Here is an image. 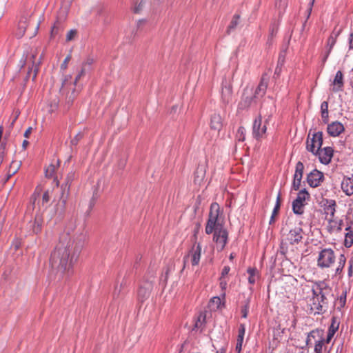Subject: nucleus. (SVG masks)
Listing matches in <instances>:
<instances>
[{"label":"nucleus","mask_w":353,"mask_h":353,"mask_svg":"<svg viewBox=\"0 0 353 353\" xmlns=\"http://www.w3.org/2000/svg\"><path fill=\"white\" fill-rule=\"evenodd\" d=\"M243 337L237 336L235 351L237 353H241L242 350V345L243 342Z\"/></svg>","instance_id":"51"},{"label":"nucleus","mask_w":353,"mask_h":353,"mask_svg":"<svg viewBox=\"0 0 353 353\" xmlns=\"http://www.w3.org/2000/svg\"><path fill=\"white\" fill-rule=\"evenodd\" d=\"M314 155L317 156L319 161L324 165H328L333 157L334 149L332 147L327 146L315 150Z\"/></svg>","instance_id":"13"},{"label":"nucleus","mask_w":353,"mask_h":353,"mask_svg":"<svg viewBox=\"0 0 353 353\" xmlns=\"http://www.w3.org/2000/svg\"><path fill=\"white\" fill-rule=\"evenodd\" d=\"M192 253L191 263L193 266L197 265L199 263L201 254V245L199 243H194L190 250Z\"/></svg>","instance_id":"23"},{"label":"nucleus","mask_w":353,"mask_h":353,"mask_svg":"<svg viewBox=\"0 0 353 353\" xmlns=\"http://www.w3.org/2000/svg\"><path fill=\"white\" fill-rule=\"evenodd\" d=\"M70 60V56L68 55V56H67L65 57V59H64L63 62L61 65V70H65L67 68L68 63Z\"/></svg>","instance_id":"60"},{"label":"nucleus","mask_w":353,"mask_h":353,"mask_svg":"<svg viewBox=\"0 0 353 353\" xmlns=\"http://www.w3.org/2000/svg\"><path fill=\"white\" fill-rule=\"evenodd\" d=\"M37 52H32L31 54V57H30V61L32 62V64H31V66H29L28 67V74H27V76L26 77V79H28L30 77V75L32 73H33V75H32V80L34 81L36 77H37V73L39 72V65L41 63V61H39L38 62H36L35 59H36V57H37Z\"/></svg>","instance_id":"18"},{"label":"nucleus","mask_w":353,"mask_h":353,"mask_svg":"<svg viewBox=\"0 0 353 353\" xmlns=\"http://www.w3.org/2000/svg\"><path fill=\"white\" fill-rule=\"evenodd\" d=\"M144 3H145L143 1H141L137 6H136L134 8V13H139L140 11L142 10Z\"/></svg>","instance_id":"61"},{"label":"nucleus","mask_w":353,"mask_h":353,"mask_svg":"<svg viewBox=\"0 0 353 353\" xmlns=\"http://www.w3.org/2000/svg\"><path fill=\"white\" fill-rule=\"evenodd\" d=\"M230 271V268L228 265L224 266L221 274V278H225Z\"/></svg>","instance_id":"59"},{"label":"nucleus","mask_w":353,"mask_h":353,"mask_svg":"<svg viewBox=\"0 0 353 353\" xmlns=\"http://www.w3.org/2000/svg\"><path fill=\"white\" fill-rule=\"evenodd\" d=\"M285 50L281 51L278 57V61L277 65H280L281 66H283L285 62Z\"/></svg>","instance_id":"53"},{"label":"nucleus","mask_w":353,"mask_h":353,"mask_svg":"<svg viewBox=\"0 0 353 353\" xmlns=\"http://www.w3.org/2000/svg\"><path fill=\"white\" fill-rule=\"evenodd\" d=\"M219 285H220V288H221V290L223 291V294H222V296L223 298H225V290H226V288H227V281L225 280V278H219Z\"/></svg>","instance_id":"52"},{"label":"nucleus","mask_w":353,"mask_h":353,"mask_svg":"<svg viewBox=\"0 0 353 353\" xmlns=\"http://www.w3.org/2000/svg\"><path fill=\"white\" fill-rule=\"evenodd\" d=\"M325 331L321 328H316L307 333L305 345L307 347H314V353H323L326 350Z\"/></svg>","instance_id":"3"},{"label":"nucleus","mask_w":353,"mask_h":353,"mask_svg":"<svg viewBox=\"0 0 353 353\" xmlns=\"http://www.w3.org/2000/svg\"><path fill=\"white\" fill-rule=\"evenodd\" d=\"M206 170L203 165H199L194 173V183L201 185L205 177Z\"/></svg>","instance_id":"24"},{"label":"nucleus","mask_w":353,"mask_h":353,"mask_svg":"<svg viewBox=\"0 0 353 353\" xmlns=\"http://www.w3.org/2000/svg\"><path fill=\"white\" fill-rule=\"evenodd\" d=\"M345 263H346V257H345V254H341L338 259V265H337L336 268L335 269V275L336 276L341 275Z\"/></svg>","instance_id":"32"},{"label":"nucleus","mask_w":353,"mask_h":353,"mask_svg":"<svg viewBox=\"0 0 353 353\" xmlns=\"http://www.w3.org/2000/svg\"><path fill=\"white\" fill-rule=\"evenodd\" d=\"M220 215L219 205L214 202L210 205L208 219L206 223L205 231L207 234H210L219 227H223V224L218 222Z\"/></svg>","instance_id":"7"},{"label":"nucleus","mask_w":353,"mask_h":353,"mask_svg":"<svg viewBox=\"0 0 353 353\" xmlns=\"http://www.w3.org/2000/svg\"><path fill=\"white\" fill-rule=\"evenodd\" d=\"M8 136H9V134L6 133L4 137L3 141L0 143V150L6 152V145H7L6 139H8Z\"/></svg>","instance_id":"58"},{"label":"nucleus","mask_w":353,"mask_h":353,"mask_svg":"<svg viewBox=\"0 0 353 353\" xmlns=\"http://www.w3.org/2000/svg\"><path fill=\"white\" fill-rule=\"evenodd\" d=\"M83 241L77 239L66 245L59 243L51 253L50 263L57 272L59 279H68L74 273V264L77 262L83 247Z\"/></svg>","instance_id":"1"},{"label":"nucleus","mask_w":353,"mask_h":353,"mask_svg":"<svg viewBox=\"0 0 353 353\" xmlns=\"http://www.w3.org/2000/svg\"><path fill=\"white\" fill-rule=\"evenodd\" d=\"M256 99L255 97H254V95L252 97H245L243 96L239 103L238 107L241 110H245L248 109L252 104V101Z\"/></svg>","instance_id":"28"},{"label":"nucleus","mask_w":353,"mask_h":353,"mask_svg":"<svg viewBox=\"0 0 353 353\" xmlns=\"http://www.w3.org/2000/svg\"><path fill=\"white\" fill-rule=\"evenodd\" d=\"M268 82L269 77L268 74L266 73H263L261 76L259 83L254 91V97L256 99H260L265 96L268 86Z\"/></svg>","instance_id":"14"},{"label":"nucleus","mask_w":353,"mask_h":353,"mask_svg":"<svg viewBox=\"0 0 353 353\" xmlns=\"http://www.w3.org/2000/svg\"><path fill=\"white\" fill-rule=\"evenodd\" d=\"M310 194L305 188H303L297 194L296 198L292 201V208L294 214L302 215L304 213L305 206L310 200Z\"/></svg>","instance_id":"8"},{"label":"nucleus","mask_w":353,"mask_h":353,"mask_svg":"<svg viewBox=\"0 0 353 353\" xmlns=\"http://www.w3.org/2000/svg\"><path fill=\"white\" fill-rule=\"evenodd\" d=\"M331 325L328 327L327 335L325 336V342L327 344L330 343L334 335L339 330V323L337 321L335 316H332L331 319Z\"/></svg>","instance_id":"21"},{"label":"nucleus","mask_w":353,"mask_h":353,"mask_svg":"<svg viewBox=\"0 0 353 353\" xmlns=\"http://www.w3.org/2000/svg\"><path fill=\"white\" fill-rule=\"evenodd\" d=\"M127 280L125 279V276L123 278L121 285H120V289L119 290H117V289L116 288L114 293H113V296H114V299L115 298H118L119 296V293L121 290V289L124 288L126 285H127Z\"/></svg>","instance_id":"48"},{"label":"nucleus","mask_w":353,"mask_h":353,"mask_svg":"<svg viewBox=\"0 0 353 353\" xmlns=\"http://www.w3.org/2000/svg\"><path fill=\"white\" fill-rule=\"evenodd\" d=\"M221 89V99L225 105H228L232 100V86L226 79L223 80Z\"/></svg>","instance_id":"16"},{"label":"nucleus","mask_w":353,"mask_h":353,"mask_svg":"<svg viewBox=\"0 0 353 353\" xmlns=\"http://www.w3.org/2000/svg\"><path fill=\"white\" fill-rule=\"evenodd\" d=\"M324 180L325 176L323 172L317 169H314L307 174L306 177L307 183L313 188L320 186Z\"/></svg>","instance_id":"12"},{"label":"nucleus","mask_w":353,"mask_h":353,"mask_svg":"<svg viewBox=\"0 0 353 353\" xmlns=\"http://www.w3.org/2000/svg\"><path fill=\"white\" fill-rule=\"evenodd\" d=\"M83 137V134L82 132H79L75 137L71 139L70 144L72 146H76L80 140H81Z\"/></svg>","instance_id":"49"},{"label":"nucleus","mask_w":353,"mask_h":353,"mask_svg":"<svg viewBox=\"0 0 353 353\" xmlns=\"http://www.w3.org/2000/svg\"><path fill=\"white\" fill-rule=\"evenodd\" d=\"M349 266H348V276L351 277L353 274V260L351 259L348 262Z\"/></svg>","instance_id":"62"},{"label":"nucleus","mask_w":353,"mask_h":353,"mask_svg":"<svg viewBox=\"0 0 353 353\" xmlns=\"http://www.w3.org/2000/svg\"><path fill=\"white\" fill-rule=\"evenodd\" d=\"M336 205V201L332 199H327L326 203L325 204L324 210L327 214H330L332 219L336 212L335 207Z\"/></svg>","instance_id":"27"},{"label":"nucleus","mask_w":353,"mask_h":353,"mask_svg":"<svg viewBox=\"0 0 353 353\" xmlns=\"http://www.w3.org/2000/svg\"><path fill=\"white\" fill-rule=\"evenodd\" d=\"M285 330L286 328L283 327L281 323H279V325L274 328V339L279 341L281 340L282 335L285 333Z\"/></svg>","instance_id":"34"},{"label":"nucleus","mask_w":353,"mask_h":353,"mask_svg":"<svg viewBox=\"0 0 353 353\" xmlns=\"http://www.w3.org/2000/svg\"><path fill=\"white\" fill-rule=\"evenodd\" d=\"M309 314H323L335 305L336 298L332 288L325 281H316L312 288Z\"/></svg>","instance_id":"2"},{"label":"nucleus","mask_w":353,"mask_h":353,"mask_svg":"<svg viewBox=\"0 0 353 353\" xmlns=\"http://www.w3.org/2000/svg\"><path fill=\"white\" fill-rule=\"evenodd\" d=\"M337 37H338V34H335L334 36L333 34H331L328 39H327V45H326V50H328V51H332L333 47L334 46L336 42V39H337Z\"/></svg>","instance_id":"41"},{"label":"nucleus","mask_w":353,"mask_h":353,"mask_svg":"<svg viewBox=\"0 0 353 353\" xmlns=\"http://www.w3.org/2000/svg\"><path fill=\"white\" fill-rule=\"evenodd\" d=\"M245 332V325L243 323L239 325V329H238V336L240 337H243Z\"/></svg>","instance_id":"57"},{"label":"nucleus","mask_w":353,"mask_h":353,"mask_svg":"<svg viewBox=\"0 0 353 353\" xmlns=\"http://www.w3.org/2000/svg\"><path fill=\"white\" fill-rule=\"evenodd\" d=\"M213 241L216 243L220 250H223L228 243V232L224 227H219L213 232Z\"/></svg>","instance_id":"10"},{"label":"nucleus","mask_w":353,"mask_h":353,"mask_svg":"<svg viewBox=\"0 0 353 353\" xmlns=\"http://www.w3.org/2000/svg\"><path fill=\"white\" fill-rule=\"evenodd\" d=\"M321 115L322 121L326 124L329 121L328 102L323 101L321 104Z\"/></svg>","instance_id":"29"},{"label":"nucleus","mask_w":353,"mask_h":353,"mask_svg":"<svg viewBox=\"0 0 353 353\" xmlns=\"http://www.w3.org/2000/svg\"><path fill=\"white\" fill-rule=\"evenodd\" d=\"M348 231L345 235L344 245L345 248H349L353 245V230L350 225L345 228Z\"/></svg>","instance_id":"30"},{"label":"nucleus","mask_w":353,"mask_h":353,"mask_svg":"<svg viewBox=\"0 0 353 353\" xmlns=\"http://www.w3.org/2000/svg\"><path fill=\"white\" fill-rule=\"evenodd\" d=\"M288 4V0H276L275 6L279 10V14H283Z\"/></svg>","instance_id":"37"},{"label":"nucleus","mask_w":353,"mask_h":353,"mask_svg":"<svg viewBox=\"0 0 353 353\" xmlns=\"http://www.w3.org/2000/svg\"><path fill=\"white\" fill-rule=\"evenodd\" d=\"M311 130L306 141V150L312 153H314L315 150L321 148L323 145V134L321 131L314 132L312 137L310 138Z\"/></svg>","instance_id":"9"},{"label":"nucleus","mask_w":353,"mask_h":353,"mask_svg":"<svg viewBox=\"0 0 353 353\" xmlns=\"http://www.w3.org/2000/svg\"><path fill=\"white\" fill-rule=\"evenodd\" d=\"M303 229L300 227L291 229L287 235V240L291 245L297 244L303 239Z\"/></svg>","instance_id":"17"},{"label":"nucleus","mask_w":353,"mask_h":353,"mask_svg":"<svg viewBox=\"0 0 353 353\" xmlns=\"http://www.w3.org/2000/svg\"><path fill=\"white\" fill-rule=\"evenodd\" d=\"M330 223H331V229H336L337 232H341L342 230V226L343 224V220L335 221L332 218L329 220Z\"/></svg>","instance_id":"42"},{"label":"nucleus","mask_w":353,"mask_h":353,"mask_svg":"<svg viewBox=\"0 0 353 353\" xmlns=\"http://www.w3.org/2000/svg\"><path fill=\"white\" fill-rule=\"evenodd\" d=\"M335 252L330 248H321L316 259L317 266L323 270L332 268L336 262Z\"/></svg>","instance_id":"5"},{"label":"nucleus","mask_w":353,"mask_h":353,"mask_svg":"<svg viewBox=\"0 0 353 353\" xmlns=\"http://www.w3.org/2000/svg\"><path fill=\"white\" fill-rule=\"evenodd\" d=\"M327 132L332 137H339L345 131V127L343 123L338 121L327 123Z\"/></svg>","instance_id":"15"},{"label":"nucleus","mask_w":353,"mask_h":353,"mask_svg":"<svg viewBox=\"0 0 353 353\" xmlns=\"http://www.w3.org/2000/svg\"><path fill=\"white\" fill-rule=\"evenodd\" d=\"M70 188L65 185L63 183L61 186V196L59 201L61 203V212L65 211L68 198L70 195Z\"/></svg>","instance_id":"25"},{"label":"nucleus","mask_w":353,"mask_h":353,"mask_svg":"<svg viewBox=\"0 0 353 353\" xmlns=\"http://www.w3.org/2000/svg\"><path fill=\"white\" fill-rule=\"evenodd\" d=\"M50 200V192L49 190H46L43 192L42 196V205H44L47 204Z\"/></svg>","instance_id":"54"},{"label":"nucleus","mask_w":353,"mask_h":353,"mask_svg":"<svg viewBox=\"0 0 353 353\" xmlns=\"http://www.w3.org/2000/svg\"><path fill=\"white\" fill-rule=\"evenodd\" d=\"M240 17H241L240 14H235L233 16L229 26L227 28V30H226L227 34H230L232 31H234L236 28L237 26L239 23Z\"/></svg>","instance_id":"31"},{"label":"nucleus","mask_w":353,"mask_h":353,"mask_svg":"<svg viewBox=\"0 0 353 353\" xmlns=\"http://www.w3.org/2000/svg\"><path fill=\"white\" fill-rule=\"evenodd\" d=\"M341 189L347 196L353 194V174L344 176L341 182Z\"/></svg>","instance_id":"19"},{"label":"nucleus","mask_w":353,"mask_h":353,"mask_svg":"<svg viewBox=\"0 0 353 353\" xmlns=\"http://www.w3.org/2000/svg\"><path fill=\"white\" fill-rule=\"evenodd\" d=\"M333 88L332 91L334 92H337L339 91H342L344 87V75L342 71L339 70L336 72L334 79L332 81Z\"/></svg>","instance_id":"20"},{"label":"nucleus","mask_w":353,"mask_h":353,"mask_svg":"<svg viewBox=\"0 0 353 353\" xmlns=\"http://www.w3.org/2000/svg\"><path fill=\"white\" fill-rule=\"evenodd\" d=\"M250 299H247L245 301V303L243 306H241V317L246 319L248 317V314L249 312V307H250Z\"/></svg>","instance_id":"43"},{"label":"nucleus","mask_w":353,"mask_h":353,"mask_svg":"<svg viewBox=\"0 0 353 353\" xmlns=\"http://www.w3.org/2000/svg\"><path fill=\"white\" fill-rule=\"evenodd\" d=\"M346 291H344L342 292L341 295L338 298L336 299L335 304H338L337 309L339 310H341L342 308H343L346 303Z\"/></svg>","instance_id":"40"},{"label":"nucleus","mask_w":353,"mask_h":353,"mask_svg":"<svg viewBox=\"0 0 353 353\" xmlns=\"http://www.w3.org/2000/svg\"><path fill=\"white\" fill-rule=\"evenodd\" d=\"M85 74V68L82 66V68L80 71V72L75 77V79L73 82V84L71 83V79H72V75H66L65 76L64 79L62 81V85L61 88H60V92L63 94L65 91L68 89H71L72 88V92L69 96L66 97V103L68 105V108H70V105L72 104L74 99L76 98L77 93L76 92L75 86L77 82L80 79V78L82 76H84Z\"/></svg>","instance_id":"4"},{"label":"nucleus","mask_w":353,"mask_h":353,"mask_svg":"<svg viewBox=\"0 0 353 353\" xmlns=\"http://www.w3.org/2000/svg\"><path fill=\"white\" fill-rule=\"evenodd\" d=\"M61 28V23L59 20H57L54 22L53 26L51 28V32H50L51 37H55V35H57L58 34L59 30Z\"/></svg>","instance_id":"45"},{"label":"nucleus","mask_w":353,"mask_h":353,"mask_svg":"<svg viewBox=\"0 0 353 353\" xmlns=\"http://www.w3.org/2000/svg\"><path fill=\"white\" fill-rule=\"evenodd\" d=\"M154 277L155 274L153 272H148L147 274L144 276L137 292L139 301L143 303L150 297L153 288Z\"/></svg>","instance_id":"6"},{"label":"nucleus","mask_w":353,"mask_h":353,"mask_svg":"<svg viewBox=\"0 0 353 353\" xmlns=\"http://www.w3.org/2000/svg\"><path fill=\"white\" fill-rule=\"evenodd\" d=\"M267 126L262 125V116L260 114L254 121L252 125V135L257 141L261 140L266 133Z\"/></svg>","instance_id":"11"},{"label":"nucleus","mask_w":353,"mask_h":353,"mask_svg":"<svg viewBox=\"0 0 353 353\" xmlns=\"http://www.w3.org/2000/svg\"><path fill=\"white\" fill-rule=\"evenodd\" d=\"M281 70L282 66H281L280 65H277L274 70V77H279L280 76Z\"/></svg>","instance_id":"64"},{"label":"nucleus","mask_w":353,"mask_h":353,"mask_svg":"<svg viewBox=\"0 0 353 353\" xmlns=\"http://www.w3.org/2000/svg\"><path fill=\"white\" fill-rule=\"evenodd\" d=\"M247 272L249 274L248 282L254 285L256 282V277L258 274V270L256 268H249L247 270Z\"/></svg>","instance_id":"36"},{"label":"nucleus","mask_w":353,"mask_h":353,"mask_svg":"<svg viewBox=\"0 0 353 353\" xmlns=\"http://www.w3.org/2000/svg\"><path fill=\"white\" fill-rule=\"evenodd\" d=\"M94 60L92 57H88L85 61L83 63V65L84 68H85L86 65H91L94 63Z\"/></svg>","instance_id":"63"},{"label":"nucleus","mask_w":353,"mask_h":353,"mask_svg":"<svg viewBox=\"0 0 353 353\" xmlns=\"http://www.w3.org/2000/svg\"><path fill=\"white\" fill-rule=\"evenodd\" d=\"M27 27H28L27 18H26V17L22 18L19 21V25H18V30H19L18 34L20 37H22L25 34Z\"/></svg>","instance_id":"38"},{"label":"nucleus","mask_w":353,"mask_h":353,"mask_svg":"<svg viewBox=\"0 0 353 353\" xmlns=\"http://www.w3.org/2000/svg\"><path fill=\"white\" fill-rule=\"evenodd\" d=\"M77 31L74 29L70 30L66 35V40L70 41H72L77 35Z\"/></svg>","instance_id":"56"},{"label":"nucleus","mask_w":353,"mask_h":353,"mask_svg":"<svg viewBox=\"0 0 353 353\" xmlns=\"http://www.w3.org/2000/svg\"><path fill=\"white\" fill-rule=\"evenodd\" d=\"M223 127L222 118L219 114L214 113L211 116L210 128L219 132Z\"/></svg>","instance_id":"26"},{"label":"nucleus","mask_w":353,"mask_h":353,"mask_svg":"<svg viewBox=\"0 0 353 353\" xmlns=\"http://www.w3.org/2000/svg\"><path fill=\"white\" fill-rule=\"evenodd\" d=\"M236 139L239 141H244L245 139V129L243 126H240L238 128L236 133Z\"/></svg>","instance_id":"46"},{"label":"nucleus","mask_w":353,"mask_h":353,"mask_svg":"<svg viewBox=\"0 0 353 353\" xmlns=\"http://www.w3.org/2000/svg\"><path fill=\"white\" fill-rule=\"evenodd\" d=\"M43 223V216L40 213H37L33 222H30V227L32 232L35 234H39L42 230Z\"/></svg>","instance_id":"22"},{"label":"nucleus","mask_w":353,"mask_h":353,"mask_svg":"<svg viewBox=\"0 0 353 353\" xmlns=\"http://www.w3.org/2000/svg\"><path fill=\"white\" fill-rule=\"evenodd\" d=\"M314 1L315 0H310V2L309 3V8L307 9V18H306L305 21H304V23H303V26H302V29H301L302 31L304 30L305 27V24L307 23V19H309V17H310V16L311 14V12H312V6L314 5Z\"/></svg>","instance_id":"50"},{"label":"nucleus","mask_w":353,"mask_h":353,"mask_svg":"<svg viewBox=\"0 0 353 353\" xmlns=\"http://www.w3.org/2000/svg\"><path fill=\"white\" fill-rule=\"evenodd\" d=\"M302 178H303V176H299L296 174H294L293 181H292V187H291L292 190H295V191L299 190L301 185Z\"/></svg>","instance_id":"39"},{"label":"nucleus","mask_w":353,"mask_h":353,"mask_svg":"<svg viewBox=\"0 0 353 353\" xmlns=\"http://www.w3.org/2000/svg\"><path fill=\"white\" fill-rule=\"evenodd\" d=\"M205 315L200 314L197 321L195 323V327L197 328L201 327L202 325L205 323Z\"/></svg>","instance_id":"55"},{"label":"nucleus","mask_w":353,"mask_h":353,"mask_svg":"<svg viewBox=\"0 0 353 353\" xmlns=\"http://www.w3.org/2000/svg\"><path fill=\"white\" fill-rule=\"evenodd\" d=\"M75 178H76V173L74 172H70L67 174L63 184L65 185L70 188V186H71L73 181L75 179Z\"/></svg>","instance_id":"44"},{"label":"nucleus","mask_w":353,"mask_h":353,"mask_svg":"<svg viewBox=\"0 0 353 353\" xmlns=\"http://www.w3.org/2000/svg\"><path fill=\"white\" fill-rule=\"evenodd\" d=\"M59 166V161L57 162V165L50 164L45 170V176L48 179L54 177L56 170Z\"/></svg>","instance_id":"33"},{"label":"nucleus","mask_w":353,"mask_h":353,"mask_svg":"<svg viewBox=\"0 0 353 353\" xmlns=\"http://www.w3.org/2000/svg\"><path fill=\"white\" fill-rule=\"evenodd\" d=\"M304 172V165L301 161H298L295 166V172L294 174L303 176Z\"/></svg>","instance_id":"47"},{"label":"nucleus","mask_w":353,"mask_h":353,"mask_svg":"<svg viewBox=\"0 0 353 353\" xmlns=\"http://www.w3.org/2000/svg\"><path fill=\"white\" fill-rule=\"evenodd\" d=\"M279 27V21L276 19H273L271 21V23L269 27V35L268 36L274 37L278 32Z\"/></svg>","instance_id":"35"}]
</instances>
